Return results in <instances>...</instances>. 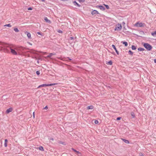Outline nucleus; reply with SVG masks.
<instances>
[{"instance_id":"obj_1","label":"nucleus","mask_w":156,"mask_h":156,"mask_svg":"<svg viewBox=\"0 0 156 156\" xmlns=\"http://www.w3.org/2000/svg\"><path fill=\"white\" fill-rule=\"evenodd\" d=\"M143 46L147 51H150L152 48V47L151 45L147 43H144L143 44Z\"/></svg>"},{"instance_id":"obj_2","label":"nucleus","mask_w":156,"mask_h":156,"mask_svg":"<svg viewBox=\"0 0 156 156\" xmlns=\"http://www.w3.org/2000/svg\"><path fill=\"white\" fill-rule=\"evenodd\" d=\"M58 84L57 83H50V84H43L39 86L37 88H39L41 87H48L51 86L52 85H56Z\"/></svg>"},{"instance_id":"obj_3","label":"nucleus","mask_w":156,"mask_h":156,"mask_svg":"<svg viewBox=\"0 0 156 156\" xmlns=\"http://www.w3.org/2000/svg\"><path fill=\"white\" fill-rule=\"evenodd\" d=\"M122 28V26L119 23L115 27L114 30H115L120 31L121 30Z\"/></svg>"},{"instance_id":"obj_4","label":"nucleus","mask_w":156,"mask_h":156,"mask_svg":"<svg viewBox=\"0 0 156 156\" xmlns=\"http://www.w3.org/2000/svg\"><path fill=\"white\" fill-rule=\"evenodd\" d=\"M9 48L11 50V52L13 55H17V52L14 49L12 48L11 47H9Z\"/></svg>"},{"instance_id":"obj_5","label":"nucleus","mask_w":156,"mask_h":156,"mask_svg":"<svg viewBox=\"0 0 156 156\" xmlns=\"http://www.w3.org/2000/svg\"><path fill=\"white\" fill-rule=\"evenodd\" d=\"M96 7L100 9L102 11H104L105 9V7L102 5H97Z\"/></svg>"},{"instance_id":"obj_6","label":"nucleus","mask_w":156,"mask_h":156,"mask_svg":"<svg viewBox=\"0 0 156 156\" xmlns=\"http://www.w3.org/2000/svg\"><path fill=\"white\" fill-rule=\"evenodd\" d=\"M25 34L27 35L28 39H31V34L30 33L26 31L25 32Z\"/></svg>"},{"instance_id":"obj_7","label":"nucleus","mask_w":156,"mask_h":156,"mask_svg":"<svg viewBox=\"0 0 156 156\" xmlns=\"http://www.w3.org/2000/svg\"><path fill=\"white\" fill-rule=\"evenodd\" d=\"M13 109L12 108H8L6 111V112L7 114H8L10 112H11L12 111Z\"/></svg>"},{"instance_id":"obj_8","label":"nucleus","mask_w":156,"mask_h":156,"mask_svg":"<svg viewBox=\"0 0 156 156\" xmlns=\"http://www.w3.org/2000/svg\"><path fill=\"white\" fill-rule=\"evenodd\" d=\"M91 14L92 15H93L95 14H99V12L96 10H94L91 12Z\"/></svg>"},{"instance_id":"obj_9","label":"nucleus","mask_w":156,"mask_h":156,"mask_svg":"<svg viewBox=\"0 0 156 156\" xmlns=\"http://www.w3.org/2000/svg\"><path fill=\"white\" fill-rule=\"evenodd\" d=\"M44 20L45 22L51 24V21L50 20H48L47 17H45L44 18Z\"/></svg>"},{"instance_id":"obj_10","label":"nucleus","mask_w":156,"mask_h":156,"mask_svg":"<svg viewBox=\"0 0 156 156\" xmlns=\"http://www.w3.org/2000/svg\"><path fill=\"white\" fill-rule=\"evenodd\" d=\"M112 47L115 50L116 52V53L117 54V55H119V51H117L115 46L113 44H112Z\"/></svg>"},{"instance_id":"obj_11","label":"nucleus","mask_w":156,"mask_h":156,"mask_svg":"<svg viewBox=\"0 0 156 156\" xmlns=\"http://www.w3.org/2000/svg\"><path fill=\"white\" fill-rule=\"evenodd\" d=\"M73 3L74 5L77 6L78 7H80L81 6V5L78 4L76 1H74L73 2Z\"/></svg>"},{"instance_id":"obj_12","label":"nucleus","mask_w":156,"mask_h":156,"mask_svg":"<svg viewBox=\"0 0 156 156\" xmlns=\"http://www.w3.org/2000/svg\"><path fill=\"white\" fill-rule=\"evenodd\" d=\"M145 24L144 23H139L138 24V27H144Z\"/></svg>"},{"instance_id":"obj_13","label":"nucleus","mask_w":156,"mask_h":156,"mask_svg":"<svg viewBox=\"0 0 156 156\" xmlns=\"http://www.w3.org/2000/svg\"><path fill=\"white\" fill-rule=\"evenodd\" d=\"M121 139L126 144L129 143V141L123 138H121Z\"/></svg>"},{"instance_id":"obj_14","label":"nucleus","mask_w":156,"mask_h":156,"mask_svg":"<svg viewBox=\"0 0 156 156\" xmlns=\"http://www.w3.org/2000/svg\"><path fill=\"white\" fill-rule=\"evenodd\" d=\"M71 149L74 152H76L77 154H81V153L79 151H76V150L75 149H74L73 148H71Z\"/></svg>"},{"instance_id":"obj_15","label":"nucleus","mask_w":156,"mask_h":156,"mask_svg":"<svg viewBox=\"0 0 156 156\" xmlns=\"http://www.w3.org/2000/svg\"><path fill=\"white\" fill-rule=\"evenodd\" d=\"M93 108H94V106L93 105H90V106H88L87 107V109H88V110H89V109H92Z\"/></svg>"},{"instance_id":"obj_16","label":"nucleus","mask_w":156,"mask_h":156,"mask_svg":"<svg viewBox=\"0 0 156 156\" xmlns=\"http://www.w3.org/2000/svg\"><path fill=\"white\" fill-rule=\"evenodd\" d=\"M55 55V53H50L47 56L48 58H50L52 55Z\"/></svg>"},{"instance_id":"obj_17","label":"nucleus","mask_w":156,"mask_h":156,"mask_svg":"<svg viewBox=\"0 0 156 156\" xmlns=\"http://www.w3.org/2000/svg\"><path fill=\"white\" fill-rule=\"evenodd\" d=\"M121 43L124 44L125 46L126 47L128 45V43L126 41H122L121 42Z\"/></svg>"},{"instance_id":"obj_18","label":"nucleus","mask_w":156,"mask_h":156,"mask_svg":"<svg viewBox=\"0 0 156 156\" xmlns=\"http://www.w3.org/2000/svg\"><path fill=\"white\" fill-rule=\"evenodd\" d=\"M138 50L140 51H143L144 50H145V49L143 48H138Z\"/></svg>"},{"instance_id":"obj_19","label":"nucleus","mask_w":156,"mask_h":156,"mask_svg":"<svg viewBox=\"0 0 156 156\" xmlns=\"http://www.w3.org/2000/svg\"><path fill=\"white\" fill-rule=\"evenodd\" d=\"M106 64H108V65H111L112 64V61L111 60H110L108 62L106 63Z\"/></svg>"},{"instance_id":"obj_20","label":"nucleus","mask_w":156,"mask_h":156,"mask_svg":"<svg viewBox=\"0 0 156 156\" xmlns=\"http://www.w3.org/2000/svg\"><path fill=\"white\" fill-rule=\"evenodd\" d=\"M131 115L132 117V118H134L135 117V114L133 112H131Z\"/></svg>"},{"instance_id":"obj_21","label":"nucleus","mask_w":156,"mask_h":156,"mask_svg":"<svg viewBox=\"0 0 156 156\" xmlns=\"http://www.w3.org/2000/svg\"><path fill=\"white\" fill-rule=\"evenodd\" d=\"M151 35L154 37L156 36V31L151 33Z\"/></svg>"},{"instance_id":"obj_22","label":"nucleus","mask_w":156,"mask_h":156,"mask_svg":"<svg viewBox=\"0 0 156 156\" xmlns=\"http://www.w3.org/2000/svg\"><path fill=\"white\" fill-rule=\"evenodd\" d=\"M38 148L40 150H41V151H44V149L43 147L41 146H40Z\"/></svg>"},{"instance_id":"obj_23","label":"nucleus","mask_w":156,"mask_h":156,"mask_svg":"<svg viewBox=\"0 0 156 156\" xmlns=\"http://www.w3.org/2000/svg\"><path fill=\"white\" fill-rule=\"evenodd\" d=\"M131 48L132 50H135L136 49V47L134 45H132L131 46Z\"/></svg>"},{"instance_id":"obj_24","label":"nucleus","mask_w":156,"mask_h":156,"mask_svg":"<svg viewBox=\"0 0 156 156\" xmlns=\"http://www.w3.org/2000/svg\"><path fill=\"white\" fill-rule=\"evenodd\" d=\"M58 143L59 144H62L63 145H66V144L65 143V142H63L62 141H59L58 142Z\"/></svg>"},{"instance_id":"obj_25","label":"nucleus","mask_w":156,"mask_h":156,"mask_svg":"<svg viewBox=\"0 0 156 156\" xmlns=\"http://www.w3.org/2000/svg\"><path fill=\"white\" fill-rule=\"evenodd\" d=\"M13 30L16 32H18L19 31V30L17 28H14Z\"/></svg>"},{"instance_id":"obj_26","label":"nucleus","mask_w":156,"mask_h":156,"mask_svg":"<svg viewBox=\"0 0 156 156\" xmlns=\"http://www.w3.org/2000/svg\"><path fill=\"white\" fill-rule=\"evenodd\" d=\"M37 34L39 35H41L42 36H44V34L41 32H37Z\"/></svg>"},{"instance_id":"obj_27","label":"nucleus","mask_w":156,"mask_h":156,"mask_svg":"<svg viewBox=\"0 0 156 156\" xmlns=\"http://www.w3.org/2000/svg\"><path fill=\"white\" fill-rule=\"evenodd\" d=\"M128 53H129V54L132 55H133V52L131 50H129L128 51Z\"/></svg>"},{"instance_id":"obj_28","label":"nucleus","mask_w":156,"mask_h":156,"mask_svg":"<svg viewBox=\"0 0 156 156\" xmlns=\"http://www.w3.org/2000/svg\"><path fill=\"white\" fill-rule=\"evenodd\" d=\"M104 5L105 6V7L107 9H109V6L107 5H105V4H104Z\"/></svg>"},{"instance_id":"obj_29","label":"nucleus","mask_w":156,"mask_h":156,"mask_svg":"<svg viewBox=\"0 0 156 156\" xmlns=\"http://www.w3.org/2000/svg\"><path fill=\"white\" fill-rule=\"evenodd\" d=\"M4 26H7L9 27H12V26L10 24H8L5 25Z\"/></svg>"},{"instance_id":"obj_30","label":"nucleus","mask_w":156,"mask_h":156,"mask_svg":"<svg viewBox=\"0 0 156 156\" xmlns=\"http://www.w3.org/2000/svg\"><path fill=\"white\" fill-rule=\"evenodd\" d=\"M65 60L66 61H68V60L69 61H71L72 60V59L70 58L69 57H68L66 58H65Z\"/></svg>"},{"instance_id":"obj_31","label":"nucleus","mask_w":156,"mask_h":156,"mask_svg":"<svg viewBox=\"0 0 156 156\" xmlns=\"http://www.w3.org/2000/svg\"><path fill=\"white\" fill-rule=\"evenodd\" d=\"M80 3L84 2L85 0H78Z\"/></svg>"},{"instance_id":"obj_32","label":"nucleus","mask_w":156,"mask_h":156,"mask_svg":"<svg viewBox=\"0 0 156 156\" xmlns=\"http://www.w3.org/2000/svg\"><path fill=\"white\" fill-rule=\"evenodd\" d=\"M36 73L37 74V75H39L40 74V71H37L36 72Z\"/></svg>"},{"instance_id":"obj_33","label":"nucleus","mask_w":156,"mask_h":156,"mask_svg":"<svg viewBox=\"0 0 156 156\" xmlns=\"http://www.w3.org/2000/svg\"><path fill=\"white\" fill-rule=\"evenodd\" d=\"M20 50H23L24 49V47H22V46L20 47Z\"/></svg>"},{"instance_id":"obj_34","label":"nucleus","mask_w":156,"mask_h":156,"mask_svg":"<svg viewBox=\"0 0 156 156\" xmlns=\"http://www.w3.org/2000/svg\"><path fill=\"white\" fill-rule=\"evenodd\" d=\"M122 118L121 117H118L116 119L117 120H120Z\"/></svg>"},{"instance_id":"obj_35","label":"nucleus","mask_w":156,"mask_h":156,"mask_svg":"<svg viewBox=\"0 0 156 156\" xmlns=\"http://www.w3.org/2000/svg\"><path fill=\"white\" fill-rule=\"evenodd\" d=\"M59 33H62V31L61 30H58V31H57Z\"/></svg>"},{"instance_id":"obj_36","label":"nucleus","mask_w":156,"mask_h":156,"mask_svg":"<svg viewBox=\"0 0 156 156\" xmlns=\"http://www.w3.org/2000/svg\"><path fill=\"white\" fill-rule=\"evenodd\" d=\"M138 24H139V22H137L135 24V26L136 27H138Z\"/></svg>"},{"instance_id":"obj_37","label":"nucleus","mask_w":156,"mask_h":156,"mask_svg":"<svg viewBox=\"0 0 156 156\" xmlns=\"http://www.w3.org/2000/svg\"><path fill=\"white\" fill-rule=\"evenodd\" d=\"M27 9L29 10H30L32 9V8L31 7H30L28 8Z\"/></svg>"},{"instance_id":"obj_38","label":"nucleus","mask_w":156,"mask_h":156,"mask_svg":"<svg viewBox=\"0 0 156 156\" xmlns=\"http://www.w3.org/2000/svg\"><path fill=\"white\" fill-rule=\"evenodd\" d=\"M94 123L95 124H97L98 123V121L97 120H96L95 121Z\"/></svg>"},{"instance_id":"obj_39","label":"nucleus","mask_w":156,"mask_h":156,"mask_svg":"<svg viewBox=\"0 0 156 156\" xmlns=\"http://www.w3.org/2000/svg\"><path fill=\"white\" fill-rule=\"evenodd\" d=\"M48 108V107L46 106L44 108V109H47Z\"/></svg>"},{"instance_id":"obj_40","label":"nucleus","mask_w":156,"mask_h":156,"mask_svg":"<svg viewBox=\"0 0 156 156\" xmlns=\"http://www.w3.org/2000/svg\"><path fill=\"white\" fill-rule=\"evenodd\" d=\"M4 146H5V147H7V143H5V144H4Z\"/></svg>"},{"instance_id":"obj_41","label":"nucleus","mask_w":156,"mask_h":156,"mask_svg":"<svg viewBox=\"0 0 156 156\" xmlns=\"http://www.w3.org/2000/svg\"><path fill=\"white\" fill-rule=\"evenodd\" d=\"M69 38L70 40H73L74 39V38L73 37H70Z\"/></svg>"},{"instance_id":"obj_42","label":"nucleus","mask_w":156,"mask_h":156,"mask_svg":"<svg viewBox=\"0 0 156 156\" xmlns=\"http://www.w3.org/2000/svg\"><path fill=\"white\" fill-rule=\"evenodd\" d=\"M7 142H8V140H7V139H5V143H7Z\"/></svg>"},{"instance_id":"obj_43","label":"nucleus","mask_w":156,"mask_h":156,"mask_svg":"<svg viewBox=\"0 0 156 156\" xmlns=\"http://www.w3.org/2000/svg\"><path fill=\"white\" fill-rule=\"evenodd\" d=\"M33 118H34V117H35V114H34V112L33 113Z\"/></svg>"},{"instance_id":"obj_44","label":"nucleus","mask_w":156,"mask_h":156,"mask_svg":"<svg viewBox=\"0 0 156 156\" xmlns=\"http://www.w3.org/2000/svg\"><path fill=\"white\" fill-rule=\"evenodd\" d=\"M154 62L156 63V59H155L154 60Z\"/></svg>"},{"instance_id":"obj_45","label":"nucleus","mask_w":156,"mask_h":156,"mask_svg":"<svg viewBox=\"0 0 156 156\" xmlns=\"http://www.w3.org/2000/svg\"><path fill=\"white\" fill-rule=\"evenodd\" d=\"M41 0L43 2H45V0Z\"/></svg>"},{"instance_id":"obj_46","label":"nucleus","mask_w":156,"mask_h":156,"mask_svg":"<svg viewBox=\"0 0 156 156\" xmlns=\"http://www.w3.org/2000/svg\"><path fill=\"white\" fill-rule=\"evenodd\" d=\"M122 23H123V24H125V23L124 22H122Z\"/></svg>"},{"instance_id":"obj_47","label":"nucleus","mask_w":156,"mask_h":156,"mask_svg":"<svg viewBox=\"0 0 156 156\" xmlns=\"http://www.w3.org/2000/svg\"><path fill=\"white\" fill-rule=\"evenodd\" d=\"M37 62L39 63V61H37Z\"/></svg>"}]
</instances>
